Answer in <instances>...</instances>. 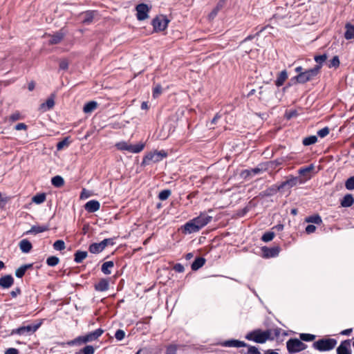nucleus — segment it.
I'll return each instance as SVG.
<instances>
[{
	"label": "nucleus",
	"mask_w": 354,
	"mask_h": 354,
	"mask_svg": "<svg viewBox=\"0 0 354 354\" xmlns=\"http://www.w3.org/2000/svg\"><path fill=\"white\" fill-rule=\"evenodd\" d=\"M281 329L279 328H270L266 330L255 329L247 333L245 338L258 344H264L268 340L272 341L278 337L281 334Z\"/></svg>",
	"instance_id": "f257e3e1"
},
{
	"label": "nucleus",
	"mask_w": 354,
	"mask_h": 354,
	"mask_svg": "<svg viewBox=\"0 0 354 354\" xmlns=\"http://www.w3.org/2000/svg\"><path fill=\"white\" fill-rule=\"evenodd\" d=\"M118 149L122 151H128L131 153H137L143 150L145 144L142 142L136 145L128 144L126 142H120L116 145Z\"/></svg>",
	"instance_id": "0eeeda50"
},
{
	"label": "nucleus",
	"mask_w": 354,
	"mask_h": 354,
	"mask_svg": "<svg viewBox=\"0 0 354 354\" xmlns=\"http://www.w3.org/2000/svg\"><path fill=\"white\" fill-rule=\"evenodd\" d=\"M162 93V86L160 84L156 85L153 90V97H157Z\"/></svg>",
	"instance_id": "3c124183"
},
{
	"label": "nucleus",
	"mask_w": 354,
	"mask_h": 354,
	"mask_svg": "<svg viewBox=\"0 0 354 354\" xmlns=\"http://www.w3.org/2000/svg\"><path fill=\"white\" fill-rule=\"evenodd\" d=\"M88 341V334H86L84 336H80V337L75 338L73 340L68 342L67 344H68L70 346H73V345L81 346L84 344H86Z\"/></svg>",
	"instance_id": "dca6fc26"
},
{
	"label": "nucleus",
	"mask_w": 354,
	"mask_h": 354,
	"mask_svg": "<svg viewBox=\"0 0 354 354\" xmlns=\"http://www.w3.org/2000/svg\"><path fill=\"white\" fill-rule=\"evenodd\" d=\"M69 144V141L68 138H65L63 140L59 142L57 145V150H62L65 147H67Z\"/></svg>",
	"instance_id": "de8ad7c7"
},
{
	"label": "nucleus",
	"mask_w": 354,
	"mask_h": 354,
	"mask_svg": "<svg viewBox=\"0 0 354 354\" xmlns=\"http://www.w3.org/2000/svg\"><path fill=\"white\" fill-rule=\"evenodd\" d=\"M5 354H19V351L15 348H10L5 351Z\"/></svg>",
	"instance_id": "052dcab7"
},
{
	"label": "nucleus",
	"mask_w": 354,
	"mask_h": 354,
	"mask_svg": "<svg viewBox=\"0 0 354 354\" xmlns=\"http://www.w3.org/2000/svg\"><path fill=\"white\" fill-rule=\"evenodd\" d=\"M286 347L290 354L299 353L305 350L307 345L297 338H290L286 342Z\"/></svg>",
	"instance_id": "423d86ee"
},
{
	"label": "nucleus",
	"mask_w": 354,
	"mask_h": 354,
	"mask_svg": "<svg viewBox=\"0 0 354 354\" xmlns=\"http://www.w3.org/2000/svg\"><path fill=\"white\" fill-rule=\"evenodd\" d=\"M330 129L328 127H326L317 131V136L320 138H324L328 135Z\"/></svg>",
	"instance_id": "49530a36"
},
{
	"label": "nucleus",
	"mask_w": 354,
	"mask_h": 354,
	"mask_svg": "<svg viewBox=\"0 0 354 354\" xmlns=\"http://www.w3.org/2000/svg\"><path fill=\"white\" fill-rule=\"evenodd\" d=\"M48 230L47 225H33L32 227L26 232V234H39L46 232Z\"/></svg>",
	"instance_id": "b1692460"
},
{
	"label": "nucleus",
	"mask_w": 354,
	"mask_h": 354,
	"mask_svg": "<svg viewBox=\"0 0 354 354\" xmlns=\"http://www.w3.org/2000/svg\"><path fill=\"white\" fill-rule=\"evenodd\" d=\"M38 327H39L38 325H35V326L28 325L26 326H22V327H20V328L16 329L15 330H13L12 333H15L19 335H24V334H27V333H31L35 332L37 330Z\"/></svg>",
	"instance_id": "4468645a"
},
{
	"label": "nucleus",
	"mask_w": 354,
	"mask_h": 354,
	"mask_svg": "<svg viewBox=\"0 0 354 354\" xmlns=\"http://www.w3.org/2000/svg\"><path fill=\"white\" fill-rule=\"evenodd\" d=\"M51 183L55 187H60L64 185V181L61 176H56L52 178Z\"/></svg>",
	"instance_id": "7c9ffc66"
},
{
	"label": "nucleus",
	"mask_w": 354,
	"mask_h": 354,
	"mask_svg": "<svg viewBox=\"0 0 354 354\" xmlns=\"http://www.w3.org/2000/svg\"><path fill=\"white\" fill-rule=\"evenodd\" d=\"M174 270L177 272H183L185 268L181 263H176L174 266Z\"/></svg>",
	"instance_id": "5fc2aeb1"
},
{
	"label": "nucleus",
	"mask_w": 354,
	"mask_h": 354,
	"mask_svg": "<svg viewBox=\"0 0 354 354\" xmlns=\"http://www.w3.org/2000/svg\"><path fill=\"white\" fill-rule=\"evenodd\" d=\"M68 67V62L66 59H63L59 63V68L66 70Z\"/></svg>",
	"instance_id": "6e6d98bb"
},
{
	"label": "nucleus",
	"mask_w": 354,
	"mask_h": 354,
	"mask_svg": "<svg viewBox=\"0 0 354 354\" xmlns=\"http://www.w3.org/2000/svg\"><path fill=\"white\" fill-rule=\"evenodd\" d=\"M263 252V257L264 258H271L275 257L279 255L280 252V248L278 246H274L272 248H268L264 246L261 248Z\"/></svg>",
	"instance_id": "f8f14e48"
},
{
	"label": "nucleus",
	"mask_w": 354,
	"mask_h": 354,
	"mask_svg": "<svg viewBox=\"0 0 354 354\" xmlns=\"http://www.w3.org/2000/svg\"><path fill=\"white\" fill-rule=\"evenodd\" d=\"M101 242L105 243L104 245V248H105L109 245H113L114 244L113 240L112 239H105Z\"/></svg>",
	"instance_id": "13d9d810"
},
{
	"label": "nucleus",
	"mask_w": 354,
	"mask_h": 354,
	"mask_svg": "<svg viewBox=\"0 0 354 354\" xmlns=\"http://www.w3.org/2000/svg\"><path fill=\"white\" fill-rule=\"evenodd\" d=\"M328 56L326 54L315 55L314 57L317 64L313 68H318V73L319 74L320 70L322 67L323 63L326 60Z\"/></svg>",
	"instance_id": "a211bd4d"
},
{
	"label": "nucleus",
	"mask_w": 354,
	"mask_h": 354,
	"mask_svg": "<svg viewBox=\"0 0 354 354\" xmlns=\"http://www.w3.org/2000/svg\"><path fill=\"white\" fill-rule=\"evenodd\" d=\"M125 337V333L122 329H118L116 330L115 333V337L117 340L121 341Z\"/></svg>",
	"instance_id": "8fccbe9b"
},
{
	"label": "nucleus",
	"mask_w": 354,
	"mask_h": 354,
	"mask_svg": "<svg viewBox=\"0 0 354 354\" xmlns=\"http://www.w3.org/2000/svg\"><path fill=\"white\" fill-rule=\"evenodd\" d=\"M337 340L333 338H322L315 342L313 347L320 352L333 350L337 345Z\"/></svg>",
	"instance_id": "7ed1b4c3"
},
{
	"label": "nucleus",
	"mask_w": 354,
	"mask_h": 354,
	"mask_svg": "<svg viewBox=\"0 0 354 354\" xmlns=\"http://www.w3.org/2000/svg\"><path fill=\"white\" fill-rule=\"evenodd\" d=\"M222 346L225 347H235V348H241V347H246L248 344L245 342L240 341L238 339H229L223 342L221 344Z\"/></svg>",
	"instance_id": "ddd939ff"
},
{
	"label": "nucleus",
	"mask_w": 354,
	"mask_h": 354,
	"mask_svg": "<svg viewBox=\"0 0 354 354\" xmlns=\"http://www.w3.org/2000/svg\"><path fill=\"white\" fill-rule=\"evenodd\" d=\"M177 347L175 345H170L167 348L166 354H176Z\"/></svg>",
	"instance_id": "603ef678"
},
{
	"label": "nucleus",
	"mask_w": 354,
	"mask_h": 354,
	"mask_svg": "<svg viewBox=\"0 0 354 354\" xmlns=\"http://www.w3.org/2000/svg\"><path fill=\"white\" fill-rule=\"evenodd\" d=\"M248 351L245 354H261L259 349L254 346L248 344Z\"/></svg>",
	"instance_id": "a18cd8bd"
},
{
	"label": "nucleus",
	"mask_w": 354,
	"mask_h": 354,
	"mask_svg": "<svg viewBox=\"0 0 354 354\" xmlns=\"http://www.w3.org/2000/svg\"><path fill=\"white\" fill-rule=\"evenodd\" d=\"M14 283V279L10 274L0 278V286L3 288H9Z\"/></svg>",
	"instance_id": "2eb2a0df"
},
{
	"label": "nucleus",
	"mask_w": 354,
	"mask_h": 354,
	"mask_svg": "<svg viewBox=\"0 0 354 354\" xmlns=\"http://www.w3.org/2000/svg\"><path fill=\"white\" fill-rule=\"evenodd\" d=\"M297 114L296 111H290L289 113H286V118L288 119H290L291 118L296 116Z\"/></svg>",
	"instance_id": "338daca9"
},
{
	"label": "nucleus",
	"mask_w": 354,
	"mask_h": 354,
	"mask_svg": "<svg viewBox=\"0 0 354 354\" xmlns=\"http://www.w3.org/2000/svg\"><path fill=\"white\" fill-rule=\"evenodd\" d=\"M55 105L54 99L53 97L48 98L45 103L41 104V106L45 110H49L52 109Z\"/></svg>",
	"instance_id": "f704fd0d"
},
{
	"label": "nucleus",
	"mask_w": 354,
	"mask_h": 354,
	"mask_svg": "<svg viewBox=\"0 0 354 354\" xmlns=\"http://www.w3.org/2000/svg\"><path fill=\"white\" fill-rule=\"evenodd\" d=\"M306 222L320 225L322 223V218L319 215H313L306 218Z\"/></svg>",
	"instance_id": "c756f323"
},
{
	"label": "nucleus",
	"mask_w": 354,
	"mask_h": 354,
	"mask_svg": "<svg viewBox=\"0 0 354 354\" xmlns=\"http://www.w3.org/2000/svg\"><path fill=\"white\" fill-rule=\"evenodd\" d=\"M21 114L19 112H15L9 116V119L12 122L17 121L21 119Z\"/></svg>",
	"instance_id": "864d4df0"
},
{
	"label": "nucleus",
	"mask_w": 354,
	"mask_h": 354,
	"mask_svg": "<svg viewBox=\"0 0 354 354\" xmlns=\"http://www.w3.org/2000/svg\"><path fill=\"white\" fill-rule=\"evenodd\" d=\"M87 257V252L77 251L75 254V261L77 263L82 262Z\"/></svg>",
	"instance_id": "2f4dec72"
},
{
	"label": "nucleus",
	"mask_w": 354,
	"mask_h": 354,
	"mask_svg": "<svg viewBox=\"0 0 354 354\" xmlns=\"http://www.w3.org/2000/svg\"><path fill=\"white\" fill-rule=\"evenodd\" d=\"M114 267V263L112 261H106L102 265L101 270L104 274H110L111 269Z\"/></svg>",
	"instance_id": "a878e982"
},
{
	"label": "nucleus",
	"mask_w": 354,
	"mask_h": 354,
	"mask_svg": "<svg viewBox=\"0 0 354 354\" xmlns=\"http://www.w3.org/2000/svg\"><path fill=\"white\" fill-rule=\"evenodd\" d=\"M151 8L146 3H139L136 6V17L138 21H144L149 18V12Z\"/></svg>",
	"instance_id": "1a4fd4ad"
},
{
	"label": "nucleus",
	"mask_w": 354,
	"mask_h": 354,
	"mask_svg": "<svg viewBox=\"0 0 354 354\" xmlns=\"http://www.w3.org/2000/svg\"><path fill=\"white\" fill-rule=\"evenodd\" d=\"M261 31H262V30H261L259 32H257L256 35H250L248 36L246 38H245V39L241 41V44H243V43H245V42H246V41H248L252 40V39H254V37H255V36L259 35V32H261Z\"/></svg>",
	"instance_id": "e2e57ef3"
},
{
	"label": "nucleus",
	"mask_w": 354,
	"mask_h": 354,
	"mask_svg": "<svg viewBox=\"0 0 354 354\" xmlns=\"http://www.w3.org/2000/svg\"><path fill=\"white\" fill-rule=\"evenodd\" d=\"M59 262V259L58 257L55 256H51L48 257L46 260V263L49 266H57Z\"/></svg>",
	"instance_id": "58836bf2"
},
{
	"label": "nucleus",
	"mask_w": 354,
	"mask_h": 354,
	"mask_svg": "<svg viewBox=\"0 0 354 354\" xmlns=\"http://www.w3.org/2000/svg\"><path fill=\"white\" fill-rule=\"evenodd\" d=\"M105 243H94L90 245V252L97 254L101 252L104 248V245Z\"/></svg>",
	"instance_id": "393cba45"
},
{
	"label": "nucleus",
	"mask_w": 354,
	"mask_h": 354,
	"mask_svg": "<svg viewBox=\"0 0 354 354\" xmlns=\"http://www.w3.org/2000/svg\"><path fill=\"white\" fill-rule=\"evenodd\" d=\"M171 194V192L169 189H164L159 193L158 198L161 201H165L169 197Z\"/></svg>",
	"instance_id": "ea45409f"
},
{
	"label": "nucleus",
	"mask_w": 354,
	"mask_h": 354,
	"mask_svg": "<svg viewBox=\"0 0 354 354\" xmlns=\"http://www.w3.org/2000/svg\"><path fill=\"white\" fill-rule=\"evenodd\" d=\"M351 343V339H346L342 341L339 346L337 348V354H352Z\"/></svg>",
	"instance_id": "9b49d317"
},
{
	"label": "nucleus",
	"mask_w": 354,
	"mask_h": 354,
	"mask_svg": "<svg viewBox=\"0 0 354 354\" xmlns=\"http://www.w3.org/2000/svg\"><path fill=\"white\" fill-rule=\"evenodd\" d=\"M316 230V227L314 225H308L306 227V232L307 234L313 233Z\"/></svg>",
	"instance_id": "4d7b16f0"
},
{
	"label": "nucleus",
	"mask_w": 354,
	"mask_h": 354,
	"mask_svg": "<svg viewBox=\"0 0 354 354\" xmlns=\"http://www.w3.org/2000/svg\"><path fill=\"white\" fill-rule=\"evenodd\" d=\"M46 200L45 194H39L32 197V201L36 204H41Z\"/></svg>",
	"instance_id": "72a5a7b5"
},
{
	"label": "nucleus",
	"mask_w": 354,
	"mask_h": 354,
	"mask_svg": "<svg viewBox=\"0 0 354 354\" xmlns=\"http://www.w3.org/2000/svg\"><path fill=\"white\" fill-rule=\"evenodd\" d=\"M212 219V217L211 216L207 215L206 213H201L198 216L194 218L184 225V231L189 234L198 232L207 225Z\"/></svg>",
	"instance_id": "f03ea898"
},
{
	"label": "nucleus",
	"mask_w": 354,
	"mask_h": 354,
	"mask_svg": "<svg viewBox=\"0 0 354 354\" xmlns=\"http://www.w3.org/2000/svg\"><path fill=\"white\" fill-rule=\"evenodd\" d=\"M100 204L96 200H90V212H95L100 209Z\"/></svg>",
	"instance_id": "4c0bfd02"
},
{
	"label": "nucleus",
	"mask_w": 354,
	"mask_h": 354,
	"mask_svg": "<svg viewBox=\"0 0 354 354\" xmlns=\"http://www.w3.org/2000/svg\"><path fill=\"white\" fill-rule=\"evenodd\" d=\"M77 354H88V346H84V348L77 353Z\"/></svg>",
	"instance_id": "774afa93"
},
{
	"label": "nucleus",
	"mask_w": 354,
	"mask_h": 354,
	"mask_svg": "<svg viewBox=\"0 0 354 354\" xmlns=\"http://www.w3.org/2000/svg\"><path fill=\"white\" fill-rule=\"evenodd\" d=\"M288 78V73L286 70L281 71L275 80V85L278 87L282 86Z\"/></svg>",
	"instance_id": "aec40b11"
},
{
	"label": "nucleus",
	"mask_w": 354,
	"mask_h": 354,
	"mask_svg": "<svg viewBox=\"0 0 354 354\" xmlns=\"http://www.w3.org/2000/svg\"><path fill=\"white\" fill-rule=\"evenodd\" d=\"M21 294V290L17 288L15 290L11 291L10 295L12 297H16L17 295Z\"/></svg>",
	"instance_id": "0e129e2a"
},
{
	"label": "nucleus",
	"mask_w": 354,
	"mask_h": 354,
	"mask_svg": "<svg viewBox=\"0 0 354 354\" xmlns=\"http://www.w3.org/2000/svg\"><path fill=\"white\" fill-rule=\"evenodd\" d=\"M299 177L297 176H290L288 179L283 181L277 187V190L281 191L285 189H290L299 182Z\"/></svg>",
	"instance_id": "9d476101"
},
{
	"label": "nucleus",
	"mask_w": 354,
	"mask_h": 354,
	"mask_svg": "<svg viewBox=\"0 0 354 354\" xmlns=\"http://www.w3.org/2000/svg\"><path fill=\"white\" fill-rule=\"evenodd\" d=\"M339 59L338 56H334L328 64L329 68H337L339 66Z\"/></svg>",
	"instance_id": "79ce46f5"
},
{
	"label": "nucleus",
	"mask_w": 354,
	"mask_h": 354,
	"mask_svg": "<svg viewBox=\"0 0 354 354\" xmlns=\"http://www.w3.org/2000/svg\"><path fill=\"white\" fill-rule=\"evenodd\" d=\"M317 142V137L316 136H310L306 137L302 140V144L304 146H310L315 144Z\"/></svg>",
	"instance_id": "c85d7f7f"
},
{
	"label": "nucleus",
	"mask_w": 354,
	"mask_h": 354,
	"mask_svg": "<svg viewBox=\"0 0 354 354\" xmlns=\"http://www.w3.org/2000/svg\"><path fill=\"white\" fill-rule=\"evenodd\" d=\"M345 39L348 40L354 39V25H352L350 23H347L345 25Z\"/></svg>",
	"instance_id": "412c9836"
},
{
	"label": "nucleus",
	"mask_w": 354,
	"mask_h": 354,
	"mask_svg": "<svg viewBox=\"0 0 354 354\" xmlns=\"http://www.w3.org/2000/svg\"><path fill=\"white\" fill-rule=\"evenodd\" d=\"M299 337L301 341L311 342L315 339L316 336L315 335L309 333H301L299 335Z\"/></svg>",
	"instance_id": "c9c22d12"
},
{
	"label": "nucleus",
	"mask_w": 354,
	"mask_h": 354,
	"mask_svg": "<svg viewBox=\"0 0 354 354\" xmlns=\"http://www.w3.org/2000/svg\"><path fill=\"white\" fill-rule=\"evenodd\" d=\"M104 333L102 328H97L93 332H90V342L97 339Z\"/></svg>",
	"instance_id": "473e14b6"
},
{
	"label": "nucleus",
	"mask_w": 354,
	"mask_h": 354,
	"mask_svg": "<svg viewBox=\"0 0 354 354\" xmlns=\"http://www.w3.org/2000/svg\"><path fill=\"white\" fill-rule=\"evenodd\" d=\"M94 287L97 291H106L109 289V281L105 279H101L98 283L95 284Z\"/></svg>",
	"instance_id": "5701e85b"
},
{
	"label": "nucleus",
	"mask_w": 354,
	"mask_h": 354,
	"mask_svg": "<svg viewBox=\"0 0 354 354\" xmlns=\"http://www.w3.org/2000/svg\"><path fill=\"white\" fill-rule=\"evenodd\" d=\"M205 263V259L203 257H198L196 258L194 262L192 263L191 268L192 270H197L201 267L203 266V265Z\"/></svg>",
	"instance_id": "bb28decb"
},
{
	"label": "nucleus",
	"mask_w": 354,
	"mask_h": 354,
	"mask_svg": "<svg viewBox=\"0 0 354 354\" xmlns=\"http://www.w3.org/2000/svg\"><path fill=\"white\" fill-rule=\"evenodd\" d=\"M354 203V198L352 194H346L341 201V205L344 207H349Z\"/></svg>",
	"instance_id": "6ab92c4d"
},
{
	"label": "nucleus",
	"mask_w": 354,
	"mask_h": 354,
	"mask_svg": "<svg viewBox=\"0 0 354 354\" xmlns=\"http://www.w3.org/2000/svg\"><path fill=\"white\" fill-rule=\"evenodd\" d=\"M283 162H284V158H278L275 160L270 161V165L272 168L275 169L277 166L282 165Z\"/></svg>",
	"instance_id": "09e8293b"
},
{
	"label": "nucleus",
	"mask_w": 354,
	"mask_h": 354,
	"mask_svg": "<svg viewBox=\"0 0 354 354\" xmlns=\"http://www.w3.org/2000/svg\"><path fill=\"white\" fill-rule=\"evenodd\" d=\"M53 248L56 250H62L65 248V243L62 240H57L53 244Z\"/></svg>",
	"instance_id": "37998d69"
},
{
	"label": "nucleus",
	"mask_w": 354,
	"mask_h": 354,
	"mask_svg": "<svg viewBox=\"0 0 354 354\" xmlns=\"http://www.w3.org/2000/svg\"><path fill=\"white\" fill-rule=\"evenodd\" d=\"M318 75V68H312L304 71V73H299L292 78L291 81H295L298 84H305L313 80Z\"/></svg>",
	"instance_id": "20e7f679"
},
{
	"label": "nucleus",
	"mask_w": 354,
	"mask_h": 354,
	"mask_svg": "<svg viewBox=\"0 0 354 354\" xmlns=\"http://www.w3.org/2000/svg\"><path fill=\"white\" fill-rule=\"evenodd\" d=\"M50 39L48 41L49 44H57L62 41L64 39V34L63 32H57L53 35H49Z\"/></svg>",
	"instance_id": "f3484780"
},
{
	"label": "nucleus",
	"mask_w": 354,
	"mask_h": 354,
	"mask_svg": "<svg viewBox=\"0 0 354 354\" xmlns=\"http://www.w3.org/2000/svg\"><path fill=\"white\" fill-rule=\"evenodd\" d=\"M345 187L348 190H353L354 189V176H351L348 178L345 181Z\"/></svg>",
	"instance_id": "a19ab883"
},
{
	"label": "nucleus",
	"mask_w": 354,
	"mask_h": 354,
	"mask_svg": "<svg viewBox=\"0 0 354 354\" xmlns=\"http://www.w3.org/2000/svg\"><path fill=\"white\" fill-rule=\"evenodd\" d=\"M169 22V20L164 15H160L153 19L151 25L153 26L155 32H160L165 30Z\"/></svg>",
	"instance_id": "6e6552de"
},
{
	"label": "nucleus",
	"mask_w": 354,
	"mask_h": 354,
	"mask_svg": "<svg viewBox=\"0 0 354 354\" xmlns=\"http://www.w3.org/2000/svg\"><path fill=\"white\" fill-rule=\"evenodd\" d=\"M314 169L313 165H310L306 167H301L299 169V174L301 176L306 175L307 173L310 172Z\"/></svg>",
	"instance_id": "c03bdc74"
},
{
	"label": "nucleus",
	"mask_w": 354,
	"mask_h": 354,
	"mask_svg": "<svg viewBox=\"0 0 354 354\" xmlns=\"http://www.w3.org/2000/svg\"><path fill=\"white\" fill-rule=\"evenodd\" d=\"M31 264L23 265L15 271V275L18 278H21L24 274L28 268H31Z\"/></svg>",
	"instance_id": "cd10ccee"
},
{
	"label": "nucleus",
	"mask_w": 354,
	"mask_h": 354,
	"mask_svg": "<svg viewBox=\"0 0 354 354\" xmlns=\"http://www.w3.org/2000/svg\"><path fill=\"white\" fill-rule=\"evenodd\" d=\"M19 248L24 253H28L32 249L31 243L27 239H22L19 242Z\"/></svg>",
	"instance_id": "4be33fe9"
},
{
	"label": "nucleus",
	"mask_w": 354,
	"mask_h": 354,
	"mask_svg": "<svg viewBox=\"0 0 354 354\" xmlns=\"http://www.w3.org/2000/svg\"><path fill=\"white\" fill-rule=\"evenodd\" d=\"M167 153L164 150L154 151L148 153L144 158L142 162V165L145 166L150 164L151 162H158L161 161L164 158H166Z\"/></svg>",
	"instance_id": "39448f33"
},
{
	"label": "nucleus",
	"mask_w": 354,
	"mask_h": 354,
	"mask_svg": "<svg viewBox=\"0 0 354 354\" xmlns=\"http://www.w3.org/2000/svg\"><path fill=\"white\" fill-rule=\"evenodd\" d=\"M274 235L273 232H266L261 236V241L263 242H269L274 239Z\"/></svg>",
	"instance_id": "e433bc0d"
},
{
	"label": "nucleus",
	"mask_w": 354,
	"mask_h": 354,
	"mask_svg": "<svg viewBox=\"0 0 354 354\" xmlns=\"http://www.w3.org/2000/svg\"><path fill=\"white\" fill-rule=\"evenodd\" d=\"M250 175H252L251 169L250 170L245 169V170H243L241 173V176L245 178Z\"/></svg>",
	"instance_id": "680f3d73"
},
{
	"label": "nucleus",
	"mask_w": 354,
	"mask_h": 354,
	"mask_svg": "<svg viewBox=\"0 0 354 354\" xmlns=\"http://www.w3.org/2000/svg\"><path fill=\"white\" fill-rule=\"evenodd\" d=\"M97 103L95 101H90V112L96 109Z\"/></svg>",
	"instance_id": "69168bd1"
},
{
	"label": "nucleus",
	"mask_w": 354,
	"mask_h": 354,
	"mask_svg": "<svg viewBox=\"0 0 354 354\" xmlns=\"http://www.w3.org/2000/svg\"><path fill=\"white\" fill-rule=\"evenodd\" d=\"M15 129L17 131L26 130L27 129V126L24 123H19L15 126Z\"/></svg>",
	"instance_id": "bf43d9fd"
}]
</instances>
